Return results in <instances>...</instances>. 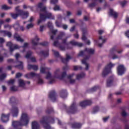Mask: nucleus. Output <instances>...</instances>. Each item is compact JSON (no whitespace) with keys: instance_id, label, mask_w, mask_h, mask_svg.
Returning a JSON list of instances; mask_svg holds the SVG:
<instances>
[{"instance_id":"63","label":"nucleus","mask_w":129,"mask_h":129,"mask_svg":"<svg viewBox=\"0 0 129 129\" xmlns=\"http://www.w3.org/2000/svg\"><path fill=\"white\" fill-rule=\"evenodd\" d=\"M11 91H17V89H16L15 86H12L11 87Z\"/></svg>"},{"instance_id":"26","label":"nucleus","mask_w":129,"mask_h":129,"mask_svg":"<svg viewBox=\"0 0 129 129\" xmlns=\"http://www.w3.org/2000/svg\"><path fill=\"white\" fill-rule=\"evenodd\" d=\"M40 73L42 74H46V79H49V72L46 71V68L41 67L40 68Z\"/></svg>"},{"instance_id":"36","label":"nucleus","mask_w":129,"mask_h":129,"mask_svg":"<svg viewBox=\"0 0 129 129\" xmlns=\"http://www.w3.org/2000/svg\"><path fill=\"white\" fill-rule=\"evenodd\" d=\"M55 24L57 28H62V25H63L62 24V20H56Z\"/></svg>"},{"instance_id":"56","label":"nucleus","mask_w":129,"mask_h":129,"mask_svg":"<svg viewBox=\"0 0 129 129\" xmlns=\"http://www.w3.org/2000/svg\"><path fill=\"white\" fill-rule=\"evenodd\" d=\"M61 28H62L63 30H67V29H68V25L66 24H62Z\"/></svg>"},{"instance_id":"48","label":"nucleus","mask_w":129,"mask_h":129,"mask_svg":"<svg viewBox=\"0 0 129 129\" xmlns=\"http://www.w3.org/2000/svg\"><path fill=\"white\" fill-rule=\"evenodd\" d=\"M7 83L9 85H13L15 83V79H11L7 81Z\"/></svg>"},{"instance_id":"5","label":"nucleus","mask_w":129,"mask_h":129,"mask_svg":"<svg viewBox=\"0 0 129 129\" xmlns=\"http://www.w3.org/2000/svg\"><path fill=\"white\" fill-rule=\"evenodd\" d=\"M63 106L68 114H74L77 112V105L76 102H73L69 108H67L66 105H64Z\"/></svg>"},{"instance_id":"40","label":"nucleus","mask_w":129,"mask_h":129,"mask_svg":"<svg viewBox=\"0 0 129 129\" xmlns=\"http://www.w3.org/2000/svg\"><path fill=\"white\" fill-rule=\"evenodd\" d=\"M99 40H101L102 41V43H100L98 44V46L100 47V48H101V47H102V45H103V44H104L105 42H106V39H103L102 38V36H100L99 37Z\"/></svg>"},{"instance_id":"18","label":"nucleus","mask_w":129,"mask_h":129,"mask_svg":"<svg viewBox=\"0 0 129 129\" xmlns=\"http://www.w3.org/2000/svg\"><path fill=\"white\" fill-rule=\"evenodd\" d=\"M11 114L13 117H18V115H19V108L18 107H12Z\"/></svg>"},{"instance_id":"39","label":"nucleus","mask_w":129,"mask_h":129,"mask_svg":"<svg viewBox=\"0 0 129 129\" xmlns=\"http://www.w3.org/2000/svg\"><path fill=\"white\" fill-rule=\"evenodd\" d=\"M85 76V73H81V74L77 75V80H80L81 78H83Z\"/></svg>"},{"instance_id":"64","label":"nucleus","mask_w":129,"mask_h":129,"mask_svg":"<svg viewBox=\"0 0 129 129\" xmlns=\"http://www.w3.org/2000/svg\"><path fill=\"white\" fill-rule=\"evenodd\" d=\"M125 22L128 25H129V17L128 16H126V19H125Z\"/></svg>"},{"instance_id":"9","label":"nucleus","mask_w":129,"mask_h":129,"mask_svg":"<svg viewBox=\"0 0 129 129\" xmlns=\"http://www.w3.org/2000/svg\"><path fill=\"white\" fill-rule=\"evenodd\" d=\"M122 52V50H118V48L116 46H114L110 50V55H109V57H110L111 55L112 56L113 60L114 59H117L118 56L115 55V53H118V54H120V53Z\"/></svg>"},{"instance_id":"55","label":"nucleus","mask_w":129,"mask_h":129,"mask_svg":"<svg viewBox=\"0 0 129 129\" xmlns=\"http://www.w3.org/2000/svg\"><path fill=\"white\" fill-rule=\"evenodd\" d=\"M127 3V1H123V2H121L120 3L121 6H122V8H123V7H124V6H125V5H126V4Z\"/></svg>"},{"instance_id":"4","label":"nucleus","mask_w":129,"mask_h":129,"mask_svg":"<svg viewBox=\"0 0 129 129\" xmlns=\"http://www.w3.org/2000/svg\"><path fill=\"white\" fill-rule=\"evenodd\" d=\"M67 76V73L66 72H63L61 73L59 69H57L54 72V77H52V74L51 73L49 72V84H53L56 82V78L59 79V80H63L65 77Z\"/></svg>"},{"instance_id":"1","label":"nucleus","mask_w":129,"mask_h":129,"mask_svg":"<svg viewBox=\"0 0 129 129\" xmlns=\"http://www.w3.org/2000/svg\"><path fill=\"white\" fill-rule=\"evenodd\" d=\"M61 41L62 42L61 43H59L58 40L55 41L53 42V46L57 47L60 51H66V49L67 50L72 49V47L70 46L69 44L72 46H77L78 47H82L83 46V43L76 42L75 40L71 41L70 43L67 42V38L62 39Z\"/></svg>"},{"instance_id":"6","label":"nucleus","mask_w":129,"mask_h":129,"mask_svg":"<svg viewBox=\"0 0 129 129\" xmlns=\"http://www.w3.org/2000/svg\"><path fill=\"white\" fill-rule=\"evenodd\" d=\"M114 66H115V64H112L111 62H110L109 64H107L103 71L102 76L103 77H105L106 75L111 73V68H113V67H114Z\"/></svg>"},{"instance_id":"38","label":"nucleus","mask_w":129,"mask_h":129,"mask_svg":"<svg viewBox=\"0 0 129 129\" xmlns=\"http://www.w3.org/2000/svg\"><path fill=\"white\" fill-rule=\"evenodd\" d=\"M19 85L20 87H24L26 85V83H25V81L22 79L19 80Z\"/></svg>"},{"instance_id":"22","label":"nucleus","mask_w":129,"mask_h":129,"mask_svg":"<svg viewBox=\"0 0 129 129\" xmlns=\"http://www.w3.org/2000/svg\"><path fill=\"white\" fill-rule=\"evenodd\" d=\"M59 95L61 98H62L63 99L66 98L68 95L67 90H66V89L61 90L59 93Z\"/></svg>"},{"instance_id":"52","label":"nucleus","mask_w":129,"mask_h":129,"mask_svg":"<svg viewBox=\"0 0 129 129\" xmlns=\"http://www.w3.org/2000/svg\"><path fill=\"white\" fill-rule=\"evenodd\" d=\"M50 3L52 5H57L58 4V0H51Z\"/></svg>"},{"instance_id":"19","label":"nucleus","mask_w":129,"mask_h":129,"mask_svg":"<svg viewBox=\"0 0 129 129\" xmlns=\"http://www.w3.org/2000/svg\"><path fill=\"white\" fill-rule=\"evenodd\" d=\"M37 76H40V74H36L34 72L28 73L25 75V78L27 79H31L33 77H37Z\"/></svg>"},{"instance_id":"46","label":"nucleus","mask_w":129,"mask_h":129,"mask_svg":"<svg viewBox=\"0 0 129 129\" xmlns=\"http://www.w3.org/2000/svg\"><path fill=\"white\" fill-rule=\"evenodd\" d=\"M99 111V107L98 106H95L93 108L92 113L93 114H94L95 113H96V112H98Z\"/></svg>"},{"instance_id":"53","label":"nucleus","mask_w":129,"mask_h":129,"mask_svg":"<svg viewBox=\"0 0 129 129\" xmlns=\"http://www.w3.org/2000/svg\"><path fill=\"white\" fill-rule=\"evenodd\" d=\"M34 27V24L32 23H31L30 24H28L27 25L26 28L27 29H31V28H33Z\"/></svg>"},{"instance_id":"27","label":"nucleus","mask_w":129,"mask_h":129,"mask_svg":"<svg viewBox=\"0 0 129 129\" xmlns=\"http://www.w3.org/2000/svg\"><path fill=\"white\" fill-rule=\"evenodd\" d=\"M0 33L3 34L4 36H8L9 38H11L12 37V32L10 31H7L6 30H1Z\"/></svg>"},{"instance_id":"8","label":"nucleus","mask_w":129,"mask_h":129,"mask_svg":"<svg viewBox=\"0 0 129 129\" xmlns=\"http://www.w3.org/2000/svg\"><path fill=\"white\" fill-rule=\"evenodd\" d=\"M52 51L53 52V54L55 57H57V58H60L61 62H62V63H64V64H67V62H68L69 60L71 59V56H70V55H69L68 54H66V58H63L61 57V56H60L59 52L54 50H52Z\"/></svg>"},{"instance_id":"34","label":"nucleus","mask_w":129,"mask_h":129,"mask_svg":"<svg viewBox=\"0 0 129 129\" xmlns=\"http://www.w3.org/2000/svg\"><path fill=\"white\" fill-rule=\"evenodd\" d=\"M50 32L52 34V35H51V36H50V39L51 40H53L54 37L57 34V32H58V30H57V29H55V30L50 29Z\"/></svg>"},{"instance_id":"45","label":"nucleus","mask_w":129,"mask_h":129,"mask_svg":"<svg viewBox=\"0 0 129 129\" xmlns=\"http://www.w3.org/2000/svg\"><path fill=\"white\" fill-rule=\"evenodd\" d=\"M11 16L13 19H14V20H16V19H18V17L20 16V14L19 13L18 14H15V13H11Z\"/></svg>"},{"instance_id":"47","label":"nucleus","mask_w":129,"mask_h":129,"mask_svg":"<svg viewBox=\"0 0 129 129\" xmlns=\"http://www.w3.org/2000/svg\"><path fill=\"white\" fill-rule=\"evenodd\" d=\"M7 78V75L6 74H2L0 75V81H3V80H5V78Z\"/></svg>"},{"instance_id":"41","label":"nucleus","mask_w":129,"mask_h":129,"mask_svg":"<svg viewBox=\"0 0 129 129\" xmlns=\"http://www.w3.org/2000/svg\"><path fill=\"white\" fill-rule=\"evenodd\" d=\"M36 77L38 78L37 83L38 84H43L44 83V81H43V80L40 78L41 74H40L39 76H37Z\"/></svg>"},{"instance_id":"33","label":"nucleus","mask_w":129,"mask_h":129,"mask_svg":"<svg viewBox=\"0 0 129 129\" xmlns=\"http://www.w3.org/2000/svg\"><path fill=\"white\" fill-rule=\"evenodd\" d=\"M112 82H113V78L110 77L107 80L106 83L107 87H110L112 85Z\"/></svg>"},{"instance_id":"50","label":"nucleus","mask_w":129,"mask_h":129,"mask_svg":"<svg viewBox=\"0 0 129 129\" xmlns=\"http://www.w3.org/2000/svg\"><path fill=\"white\" fill-rule=\"evenodd\" d=\"M49 19L50 20H55V16H54L51 13H49Z\"/></svg>"},{"instance_id":"23","label":"nucleus","mask_w":129,"mask_h":129,"mask_svg":"<svg viewBox=\"0 0 129 129\" xmlns=\"http://www.w3.org/2000/svg\"><path fill=\"white\" fill-rule=\"evenodd\" d=\"M89 59V56L86 55L85 57H84V59L82 60V63L84 65H86V68L85 69V70H88V69H89V65L86 62V61H87V60H88Z\"/></svg>"},{"instance_id":"21","label":"nucleus","mask_w":129,"mask_h":129,"mask_svg":"<svg viewBox=\"0 0 129 129\" xmlns=\"http://www.w3.org/2000/svg\"><path fill=\"white\" fill-rule=\"evenodd\" d=\"M19 15L20 16L22 19L25 20L29 17V12L24 11V10H22L21 12H20Z\"/></svg>"},{"instance_id":"28","label":"nucleus","mask_w":129,"mask_h":129,"mask_svg":"<svg viewBox=\"0 0 129 129\" xmlns=\"http://www.w3.org/2000/svg\"><path fill=\"white\" fill-rule=\"evenodd\" d=\"M109 15L111 17H113L114 19H117L118 16L117 13L113 11V10L111 9L109 11Z\"/></svg>"},{"instance_id":"25","label":"nucleus","mask_w":129,"mask_h":129,"mask_svg":"<svg viewBox=\"0 0 129 129\" xmlns=\"http://www.w3.org/2000/svg\"><path fill=\"white\" fill-rule=\"evenodd\" d=\"M81 30L83 32L82 40L83 41H86L87 37H86V34H87V29L86 28H82Z\"/></svg>"},{"instance_id":"54","label":"nucleus","mask_w":129,"mask_h":129,"mask_svg":"<svg viewBox=\"0 0 129 129\" xmlns=\"http://www.w3.org/2000/svg\"><path fill=\"white\" fill-rule=\"evenodd\" d=\"M96 6V3H90L89 4V8H93Z\"/></svg>"},{"instance_id":"24","label":"nucleus","mask_w":129,"mask_h":129,"mask_svg":"<svg viewBox=\"0 0 129 129\" xmlns=\"http://www.w3.org/2000/svg\"><path fill=\"white\" fill-rule=\"evenodd\" d=\"M31 128L32 129H40L41 126L40 125L39 123H38V122H37L36 121H34L32 122Z\"/></svg>"},{"instance_id":"7","label":"nucleus","mask_w":129,"mask_h":129,"mask_svg":"<svg viewBox=\"0 0 129 129\" xmlns=\"http://www.w3.org/2000/svg\"><path fill=\"white\" fill-rule=\"evenodd\" d=\"M40 40V39L39 38L35 37V38L32 39V44L33 45L32 49H34V50H36V48L35 47V46H38V45H40L41 46H42L43 47H46L48 46V42L46 41H44L43 42L38 43L39 41Z\"/></svg>"},{"instance_id":"37","label":"nucleus","mask_w":129,"mask_h":129,"mask_svg":"<svg viewBox=\"0 0 129 129\" xmlns=\"http://www.w3.org/2000/svg\"><path fill=\"white\" fill-rule=\"evenodd\" d=\"M32 54L33 52H32V51L29 50L27 51L26 54L25 55V58H27V59H31Z\"/></svg>"},{"instance_id":"43","label":"nucleus","mask_w":129,"mask_h":129,"mask_svg":"<svg viewBox=\"0 0 129 129\" xmlns=\"http://www.w3.org/2000/svg\"><path fill=\"white\" fill-rule=\"evenodd\" d=\"M73 69L74 71H77V70H82V67L80 66H73Z\"/></svg>"},{"instance_id":"13","label":"nucleus","mask_w":129,"mask_h":129,"mask_svg":"<svg viewBox=\"0 0 129 129\" xmlns=\"http://www.w3.org/2000/svg\"><path fill=\"white\" fill-rule=\"evenodd\" d=\"M54 114V109H53L52 107H49V124H53L55 123V118L54 117V116H51L50 114Z\"/></svg>"},{"instance_id":"3","label":"nucleus","mask_w":129,"mask_h":129,"mask_svg":"<svg viewBox=\"0 0 129 129\" xmlns=\"http://www.w3.org/2000/svg\"><path fill=\"white\" fill-rule=\"evenodd\" d=\"M40 9L39 18L37 24L40 25L42 22H45V21L49 19V12L47 11V7L44 6L43 3H40L37 5V10Z\"/></svg>"},{"instance_id":"11","label":"nucleus","mask_w":129,"mask_h":129,"mask_svg":"<svg viewBox=\"0 0 129 129\" xmlns=\"http://www.w3.org/2000/svg\"><path fill=\"white\" fill-rule=\"evenodd\" d=\"M86 52H87L88 54H91L92 55L94 54V50L93 49L87 48H85L84 51H81L77 55V57H84Z\"/></svg>"},{"instance_id":"2","label":"nucleus","mask_w":129,"mask_h":129,"mask_svg":"<svg viewBox=\"0 0 129 129\" xmlns=\"http://www.w3.org/2000/svg\"><path fill=\"white\" fill-rule=\"evenodd\" d=\"M30 118L28 114L22 112L20 121H13L12 126L15 129H22V126H27L29 124Z\"/></svg>"},{"instance_id":"15","label":"nucleus","mask_w":129,"mask_h":129,"mask_svg":"<svg viewBox=\"0 0 129 129\" xmlns=\"http://www.w3.org/2000/svg\"><path fill=\"white\" fill-rule=\"evenodd\" d=\"M15 57L17 62H18V63H20L19 64L16 66L15 67L18 68V69H20V70H23V69H24V64H23V61H19V57H20V54L16 53L15 55Z\"/></svg>"},{"instance_id":"42","label":"nucleus","mask_w":129,"mask_h":129,"mask_svg":"<svg viewBox=\"0 0 129 129\" xmlns=\"http://www.w3.org/2000/svg\"><path fill=\"white\" fill-rule=\"evenodd\" d=\"M64 36V32H61L56 37V40H62V38Z\"/></svg>"},{"instance_id":"62","label":"nucleus","mask_w":129,"mask_h":129,"mask_svg":"<svg viewBox=\"0 0 129 129\" xmlns=\"http://www.w3.org/2000/svg\"><path fill=\"white\" fill-rule=\"evenodd\" d=\"M33 64H29L28 65V70H31V69H33Z\"/></svg>"},{"instance_id":"29","label":"nucleus","mask_w":129,"mask_h":129,"mask_svg":"<svg viewBox=\"0 0 129 129\" xmlns=\"http://www.w3.org/2000/svg\"><path fill=\"white\" fill-rule=\"evenodd\" d=\"M10 103L13 105H16L18 104V100L15 97H12L10 99Z\"/></svg>"},{"instance_id":"20","label":"nucleus","mask_w":129,"mask_h":129,"mask_svg":"<svg viewBox=\"0 0 129 129\" xmlns=\"http://www.w3.org/2000/svg\"><path fill=\"white\" fill-rule=\"evenodd\" d=\"M92 104V101L90 100H85L80 103L81 107H86L87 105H91Z\"/></svg>"},{"instance_id":"58","label":"nucleus","mask_w":129,"mask_h":129,"mask_svg":"<svg viewBox=\"0 0 129 129\" xmlns=\"http://www.w3.org/2000/svg\"><path fill=\"white\" fill-rule=\"evenodd\" d=\"M73 76H74V73H73V74H72L71 75H68L67 76V78L68 79H70V80H71V79H72L71 78H72L73 77Z\"/></svg>"},{"instance_id":"31","label":"nucleus","mask_w":129,"mask_h":129,"mask_svg":"<svg viewBox=\"0 0 129 129\" xmlns=\"http://www.w3.org/2000/svg\"><path fill=\"white\" fill-rule=\"evenodd\" d=\"M99 88H100L99 86H95L91 89L87 90V92L88 93H91V92H94V91H96V90H97V89H99Z\"/></svg>"},{"instance_id":"59","label":"nucleus","mask_w":129,"mask_h":129,"mask_svg":"<svg viewBox=\"0 0 129 129\" xmlns=\"http://www.w3.org/2000/svg\"><path fill=\"white\" fill-rule=\"evenodd\" d=\"M32 69L34 71H37L38 70V66L34 64L32 67Z\"/></svg>"},{"instance_id":"10","label":"nucleus","mask_w":129,"mask_h":129,"mask_svg":"<svg viewBox=\"0 0 129 129\" xmlns=\"http://www.w3.org/2000/svg\"><path fill=\"white\" fill-rule=\"evenodd\" d=\"M40 123L43 125L45 129H49V116H43L40 120Z\"/></svg>"},{"instance_id":"12","label":"nucleus","mask_w":129,"mask_h":129,"mask_svg":"<svg viewBox=\"0 0 129 129\" xmlns=\"http://www.w3.org/2000/svg\"><path fill=\"white\" fill-rule=\"evenodd\" d=\"M6 46L9 47V50L10 53H13L14 50H17V49H20V47H19V45H14V44H13V43H12V42L11 41L7 42Z\"/></svg>"},{"instance_id":"44","label":"nucleus","mask_w":129,"mask_h":129,"mask_svg":"<svg viewBox=\"0 0 129 129\" xmlns=\"http://www.w3.org/2000/svg\"><path fill=\"white\" fill-rule=\"evenodd\" d=\"M12 7H8V6L4 5L2 6V10H4L5 11H8V10H11Z\"/></svg>"},{"instance_id":"60","label":"nucleus","mask_w":129,"mask_h":129,"mask_svg":"<svg viewBox=\"0 0 129 129\" xmlns=\"http://www.w3.org/2000/svg\"><path fill=\"white\" fill-rule=\"evenodd\" d=\"M29 47V43L25 42L24 43L23 46H22V48H28Z\"/></svg>"},{"instance_id":"16","label":"nucleus","mask_w":129,"mask_h":129,"mask_svg":"<svg viewBox=\"0 0 129 129\" xmlns=\"http://www.w3.org/2000/svg\"><path fill=\"white\" fill-rule=\"evenodd\" d=\"M117 71L118 75H123V74H124V72H125V68L123 65H119L117 68Z\"/></svg>"},{"instance_id":"14","label":"nucleus","mask_w":129,"mask_h":129,"mask_svg":"<svg viewBox=\"0 0 129 129\" xmlns=\"http://www.w3.org/2000/svg\"><path fill=\"white\" fill-rule=\"evenodd\" d=\"M49 98L52 102H56L57 101V93L55 90H52L49 93Z\"/></svg>"},{"instance_id":"35","label":"nucleus","mask_w":129,"mask_h":129,"mask_svg":"<svg viewBox=\"0 0 129 129\" xmlns=\"http://www.w3.org/2000/svg\"><path fill=\"white\" fill-rule=\"evenodd\" d=\"M82 124L80 123H74L72 125V128H80Z\"/></svg>"},{"instance_id":"51","label":"nucleus","mask_w":129,"mask_h":129,"mask_svg":"<svg viewBox=\"0 0 129 129\" xmlns=\"http://www.w3.org/2000/svg\"><path fill=\"white\" fill-rule=\"evenodd\" d=\"M54 11H60V6L58 5H55L53 8Z\"/></svg>"},{"instance_id":"17","label":"nucleus","mask_w":129,"mask_h":129,"mask_svg":"<svg viewBox=\"0 0 129 129\" xmlns=\"http://www.w3.org/2000/svg\"><path fill=\"white\" fill-rule=\"evenodd\" d=\"M10 115H11V113H9L7 114H6L3 113L1 115V117L2 122H4V123L8 122V121H9Z\"/></svg>"},{"instance_id":"32","label":"nucleus","mask_w":129,"mask_h":129,"mask_svg":"<svg viewBox=\"0 0 129 129\" xmlns=\"http://www.w3.org/2000/svg\"><path fill=\"white\" fill-rule=\"evenodd\" d=\"M14 39H16L18 42H21V43H23L24 42V39H22L21 38V36H19L17 33H15L14 34Z\"/></svg>"},{"instance_id":"49","label":"nucleus","mask_w":129,"mask_h":129,"mask_svg":"<svg viewBox=\"0 0 129 129\" xmlns=\"http://www.w3.org/2000/svg\"><path fill=\"white\" fill-rule=\"evenodd\" d=\"M34 21V17L33 16L30 17V19L28 21H24L23 22V24L25 25L26 23H28V22H29L30 23H32Z\"/></svg>"},{"instance_id":"57","label":"nucleus","mask_w":129,"mask_h":129,"mask_svg":"<svg viewBox=\"0 0 129 129\" xmlns=\"http://www.w3.org/2000/svg\"><path fill=\"white\" fill-rule=\"evenodd\" d=\"M23 74L21 73H17L16 75V77L17 78H20V77H22Z\"/></svg>"},{"instance_id":"30","label":"nucleus","mask_w":129,"mask_h":129,"mask_svg":"<svg viewBox=\"0 0 129 129\" xmlns=\"http://www.w3.org/2000/svg\"><path fill=\"white\" fill-rule=\"evenodd\" d=\"M39 56H43V57H48V56H49V51L46 50V51H41L39 53Z\"/></svg>"},{"instance_id":"61","label":"nucleus","mask_w":129,"mask_h":129,"mask_svg":"<svg viewBox=\"0 0 129 129\" xmlns=\"http://www.w3.org/2000/svg\"><path fill=\"white\" fill-rule=\"evenodd\" d=\"M69 69V67H68V66H67V65H66V66H64L62 68V70H63V71L68 70Z\"/></svg>"}]
</instances>
